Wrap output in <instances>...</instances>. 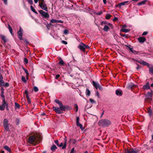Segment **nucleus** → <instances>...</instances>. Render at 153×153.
<instances>
[{
	"label": "nucleus",
	"instance_id": "34",
	"mask_svg": "<svg viewBox=\"0 0 153 153\" xmlns=\"http://www.w3.org/2000/svg\"><path fill=\"white\" fill-rule=\"evenodd\" d=\"M111 16L109 14H107L105 16V18L106 19H109L111 17Z\"/></svg>",
	"mask_w": 153,
	"mask_h": 153
},
{
	"label": "nucleus",
	"instance_id": "31",
	"mask_svg": "<svg viewBox=\"0 0 153 153\" xmlns=\"http://www.w3.org/2000/svg\"><path fill=\"white\" fill-rule=\"evenodd\" d=\"M23 68V70H24L25 72V73L26 74V75H27V79H28V78L27 77V76H28L29 75V73L28 72V71H27V69H26L25 68Z\"/></svg>",
	"mask_w": 153,
	"mask_h": 153
},
{
	"label": "nucleus",
	"instance_id": "7",
	"mask_svg": "<svg viewBox=\"0 0 153 153\" xmlns=\"http://www.w3.org/2000/svg\"><path fill=\"white\" fill-rule=\"evenodd\" d=\"M92 84L93 86L96 89H97L98 88L100 90H102V88L97 82L93 81H92Z\"/></svg>",
	"mask_w": 153,
	"mask_h": 153
},
{
	"label": "nucleus",
	"instance_id": "32",
	"mask_svg": "<svg viewBox=\"0 0 153 153\" xmlns=\"http://www.w3.org/2000/svg\"><path fill=\"white\" fill-rule=\"evenodd\" d=\"M8 28L9 30L12 35V29L10 25H8Z\"/></svg>",
	"mask_w": 153,
	"mask_h": 153
},
{
	"label": "nucleus",
	"instance_id": "2",
	"mask_svg": "<svg viewBox=\"0 0 153 153\" xmlns=\"http://www.w3.org/2000/svg\"><path fill=\"white\" fill-rule=\"evenodd\" d=\"M78 48L80 50L83 51H85L86 49L89 48L90 47L87 45H85L83 43H80L79 45Z\"/></svg>",
	"mask_w": 153,
	"mask_h": 153
},
{
	"label": "nucleus",
	"instance_id": "12",
	"mask_svg": "<svg viewBox=\"0 0 153 153\" xmlns=\"http://www.w3.org/2000/svg\"><path fill=\"white\" fill-rule=\"evenodd\" d=\"M152 92H153L152 91H151V92H147V94L146 96V99H149L152 100Z\"/></svg>",
	"mask_w": 153,
	"mask_h": 153
},
{
	"label": "nucleus",
	"instance_id": "10",
	"mask_svg": "<svg viewBox=\"0 0 153 153\" xmlns=\"http://www.w3.org/2000/svg\"><path fill=\"white\" fill-rule=\"evenodd\" d=\"M134 61H136L137 62H139V63H140V64L143 65H147V66H149V64L147 62H145L144 61H141V60H136L134 59H132Z\"/></svg>",
	"mask_w": 153,
	"mask_h": 153
},
{
	"label": "nucleus",
	"instance_id": "26",
	"mask_svg": "<svg viewBox=\"0 0 153 153\" xmlns=\"http://www.w3.org/2000/svg\"><path fill=\"white\" fill-rule=\"evenodd\" d=\"M57 149V147L55 145H53L51 147V150L52 151H53L54 150Z\"/></svg>",
	"mask_w": 153,
	"mask_h": 153
},
{
	"label": "nucleus",
	"instance_id": "48",
	"mask_svg": "<svg viewBox=\"0 0 153 153\" xmlns=\"http://www.w3.org/2000/svg\"><path fill=\"white\" fill-rule=\"evenodd\" d=\"M62 43L65 45H67V42L66 41L64 40L62 41Z\"/></svg>",
	"mask_w": 153,
	"mask_h": 153
},
{
	"label": "nucleus",
	"instance_id": "29",
	"mask_svg": "<svg viewBox=\"0 0 153 153\" xmlns=\"http://www.w3.org/2000/svg\"><path fill=\"white\" fill-rule=\"evenodd\" d=\"M31 10L34 13L36 14H37V12L36 11L34 8L32 6H31L30 7Z\"/></svg>",
	"mask_w": 153,
	"mask_h": 153
},
{
	"label": "nucleus",
	"instance_id": "19",
	"mask_svg": "<svg viewBox=\"0 0 153 153\" xmlns=\"http://www.w3.org/2000/svg\"><path fill=\"white\" fill-rule=\"evenodd\" d=\"M64 140L65 141L64 143V145L62 147V149H65L66 148V143L67 141V139L66 137H65L64 138Z\"/></svg>",
	"mask_w": 153,
	"mask_h": 153
},
{
	"label": "nucleus",
	"instance_id": "59",
	"mask_svg": "<svg viewBox=\"0 0 153 153\" xmlns=\"http://www.w3.org/2000/svg\"><path fill=\"white\" fill-rule=\"evenodd\" d=\"M132 53H133L134 54H136V53H137L138 52H137V51H136L133 50Z\"/></svg>",
	"mask_w": 153,
	"mask_h": 153
},
{
	"label": "nucleus",
	"instance_id": "42",
	"mask_svg": "<svg viewBox=\"0 0 153 153\" xmlns=\"http://www.w3.org/2000/svg\"><path fill=\"white\" fill-rule=\"evenodd\" d=\"M26 98L28 102L29 103H30L31 102V101L30 100V99L29 97V96H27V97H26Z\"/></svg>",
	"mask_w": 153,
	"mask_h": 153
},
{
	"label": "nucleus",
	"instance_id": "36",
	"mask_svg": "<svg viewBox=\"0 0 153 153\" xmlns=\"http://www.w3.org/2000/svg\"><path fill=\"white\" fill-rule=\"evenodd\" d=\"M149 72L150 74H153V68L150 67L149 68Z\"/></svg>",
	"mask_w": 153,
	"mask_h": 153
},
{
	"label": "nucleus",
	"instance_id": "45",
	"mask_svg": "<svg viewBox=\"0 0 153 153\" xmlns=\"http://www.w3.org/2000/svg\"><path fill=\"white\" fill-rule=\"evenodd\" d=\"M89 100H90V101L91 103H95V101L92 99H90Z\"/></svg>",
	"mask_w": 153,
	"mask_h": 153
},
{
	"label": "nucleus",
	"instance_id": "4",
	"mask_svg": "<svg viewBox=\"0 0 153 153\" xmlns=\"http://www.w3.org/2000/svg\"><path fill=\"white\" fill-rule=\"evenodd\" d=\"M126 153H139V150L136 149H132L129 150L127 149L125 151Z\"/></svg>",
	"mask_w": 153,
	"mask_h": 153
},
{
	"label": "nucleus",
	"instance_id": "57",
	"mask_svg": "<svg viewBox=\"0 0 153 153\" xmlns=\"http://www.w3.org/2000/svg\"><path fill=\"white\" fill-rule=\"evenodd\" d=\"M120 35H121L122 36H123V37H125L126 38L127 37V35H126L125 34H124V35H123V34H120Z\"/></svg>",
	"mask_w": 153,
	"mask_h": 153
},
{
	"label": "nucleus",
	"instance_id": "64",
	"mask_svg": "<svg viewBox=\"0 0 153 153\" xmlns=\"http://www.w3.org/2000/svg\"><path fill=\"white\" fill-rule=\"evenodd\" d=\"M96 95L98 96V97H99V93L98 92V91H97L96 92Z\"/></svg>",
	"mask_w": 153,
	"mask_h": 153
},
{
	"label": "nucleus",
	"instance_id": "23",
	"mask_svg": "<svg viewBox=\"0 0 153 153\" xmlns=\"http://www.w3.org/2000/svg\"><path fill=\"white\" fill-rule=\"evenodd\" d=\"M86 95L87 96H89L91 94V92L89 90L88 88H87L86 90Z\"/></svg>",
	"mask_w": 153,
	"mask_h": 153
},
{
	"label": "nucleus",
	"instance_id": "17",
	"mask_svg": "<svg viewBox=\"0 0 153 153\" xmlns=\"http://www.w3.org/2000/svg\"><path fill=\"white\" fill-rule=\"evenodd\" d=\"M128 2V1H125L124 2L120 3H119V4H117L116 5V7H120L124 5H125Z\"/></svg>",
	"mask_w": 153,
	"mask_h": 153
},
{
	"label": "nucleus",
	"instance_id": "50",
	"mask_svg": "<svg viewBox=\"0 0 153 153\" xmlns=\"http://www.w3.org/2000/svg\"><path fill=\"white\" fill-rule=\"evenodd\" d=\"M54 142L57 146H59V141L58 140H55L54 141Z\"/></svg>",
	"mask_w": 153,
	"mask_h": 153
},
{
	"label": "nucleus",
	"instance_id": "56",
	"mask_svg": "<svg viewBox=\"0 0 153 153\" xmlns=\"http://www.w3.org/2000/svg\"><path fill=\"white\" fill-rule=\"evenodd\" d=\"M60 76L59 74H57L56 75L55 78L56 79H57L58 78H59L60 77Z\"/></svg>",
	"mask_w": 153,
	"mask_h": 153
},
{
	"label": "nucleus",
	"instance_id": "30",
	"mask_svg": "<svg viewBox=\"0 0 153 153\" xmlns=\"http://www.w3.org/2000/svg\"><path fill=\"white\" fill-rule=\"evenodd\" d=\"M121 31L127 33L129 32L130 30L126 29L123 28L121 30Z\"/></svg>",
	"mask_w": 153,
	"mask_h": 153
},
{
	"label": "nucleus",
	"instance_id": "41",
	"mask_svg": "<svg viewBox=\"0 0 153 153\" xmlns=\"http://www.w3.org/2000/svg\"><path fill=\"white\" fill-rule=\"evenodd\" d=\"M22 80L25 83L27 82L24 76H22Z\"/></svg>",
	"mask_w": 153,
	"mask_h": 153
},
{
	"label": "nucleus",
	"instance_id": "15",
	"mask_svg": "<svg viewBox=\"0 0 153 153\" xmlns=\"http://www.w3.org/2000/svg\"><path fill=\"white\" fill-rule=\"evenodd\" d=\"M136 86L133 83H130L128 85L127 88L128 89H131Z\"/></svg>",
	"mask_w": 153,
	"mask_h": 153
},
{
	"label": "nucleus",
	"instance_id": "52",
	"mask_svg": "<svg viewBox=\"0 0 153 153\" xmlns=\"http://www.w3.org/2000/svg\"><path fill=\"white\" fill-rule=\"evenodd\" d=\"M64 33L65 34H67L68 33V31L67 30H65L64 31Z\"/></svg>",
	"mask_w": 153,
	"mask_h": 153
},
{
	"label": "nucleus",
	"instance_id": "58",
	"mask_svg": "<svg viewBox=\"0 0 153 153\" xmlns=\"http://www.w3.org/2000/svg\"><path fill=\"white\" fill-rule=\"evenodd\" d=\"M75 108H76V111H77L78 110V106L76 104L75 105Z\"/></svg>",
	"mask_w": 153,
	"mask_h": 153
},
{
	"label": "nucleus",
	"instance_id": "5",
	"mask_svg": "<svg viewBox=\"0 0 153 153\" xmlns=\"http://www.w3.org/2000/svg\"><path fill=\"white\" fill-rule=\"evenodd\" d=\"M39 12L41 15L44 18H48L49 17V15L48 12L46 13L43 10H39Z\"/></svg>",
	"mask_w": 153,
	"mask_h": 153
},
{
	"label": "nucleus",
	"instance_id": "21",
	"mask_svg": "<svg viewBox=\"0 0 153 153\" xmlns=\"http://www.w3.org/2000/svg\"><path fill=\"white\" fill-rule=\"evenodd\" d=\"M71 108L68 105L64 106V107L63 111H65L66 110H71Z\"/></svg>",
	"mask_w": 153,
	"mask_h": 153
},
{
	"label": "nucleus",
	"instance_id": "16",
	"mask_svg": "<svg viewBox=\"0 0 153 153\" xmlns=\"http://www.w3.org/2000/svg\"><path fill=\"white\" fill-rule=\"evenodd\" d=\"M146 39L145 38L143 37H140L138 38V41L141 43H143L144 42Z\"/></svg>",
	"mask_w": 153,
	"mask_h": 153
},
{
	"label": "nucleus",
	"instance_id": "25",
	"mask_svg": "<svg viewBox=\"0 0 153 153\" xmlns=\"http://www.w3.org/2000/svg\"><path fill=\"white\" fill-rule=\"evenodd\" d=\"M1 39L5 43L7 41V40L6 37L4 36H1Z\"/></svg>",
	"mask_w": 153,
	"mask_h": 153
},
{
	"label": "nucleus",
	"instance_id": "38",
	"mask_svg": "<svg viewBox=\"0 0 153 153\" xmlns=\"http://www.w3.org/2000/svg\"><path fill=\"white\" fill-rule=\"evenodd\" d=\"M59 108L63 111L64 106L63 105L62 103H61V104L59 105Z\"/></svg>",
	"mask_w": 153,
	"mask_h": 153
},
{
	"label": "nucleus",
	"instance_id": "60",
	"mask_svg": "<svg viewBox=\"0 0 153 153\" xmlns=\"http://www.w3.org/2000/svg\"><path fill=\"white\" fill-rule=\"evenodd\" d=\"M147 34V32H144L142 34V35H146Z\"/></svg>",
	"mask_w": 153,
	"mask_h": 153
},
{
	"label": "nucleus",
	"instance_id": "35",
	"mask_svg": "<svg viewBox=\"0 0 153 153\" xmlns=\"http://www.w3.org/2000/svg\"><path fill=\"white\" fill-rule=\"evenodd\" d=\"M70 141L73 144H75L76 142V140L75 139H71L70 140Z\"/></svg>",
	"mask_w": 153,
	"mask_h": 153
},
{
	"label": "nucleus",
	"instance_id": "13",
	"mask_svg": "<svg viewBox=\"0 0 153 153\" xmlns=\"http://www.w3.org/2000/svg\"><path fill=\"white\" fill-rule=\"evenodd\" d=\"M116 94L118 96H121L123 94L122 91L120 89H117L116 91Z\"/></svg>",
	"mask_w": 153,
	"mask_h": 153
},
{
	"label": "nucleus",
	"instance_id": "22",
	"mask_svg": "<svg viewBox=\"0 0 153 153\" xmlns=\"http://www.w3.org/2000/svg\"><path fill=\"white\" fill-rule=\"evenodd\" d=\"M4 149L6 150L8 152H11V151L10 150V148L7 146H4Z\"/></svg>",
	"mask_w": 153,
	"mask_h": 153
},
{
	"label": "nucleus",
	"instance_id": "46",
	"mask_svg": "<svg viewBox=\"0 0 153 153\" xmlns=\"http://www.w3.org/2000/svg\"><path fill=\"white\" fill-rule=\"evenodd\" d=\"M24 61L26 64H27L28 63V60L26 58H25L24 59Z\"/></svg>",
	"mask_w": 153,
	"mask_h": 153
},
{
	"label": "nucleus",
	"instance_id": "9",
	"mask_svg": "<svg viewBox=\"0 0 153 153\" xmlns=\"http://www.w3.org/2000/svg\"><path fill=\"white\" fill-rule=\"evenodd\" d=\"M22 31L23 30L20 27V30L17 32L18 37L20 40H22Z\"/></svg>",
	"mask_w": 153,
	"mask_h": 153
},
{
	"label": "nucleus",
	"instance_id": "33",
	"mask_svg": "<svg viewBox=\"0 0 153 153\" xmlns=\"http://www.w3.org/2000/svg\"><path fill=\"white\" fill-rule=\"evenodd\" d=\"M76 125L78 126H79L80 127V128L81 129V130H82L83 129V128L82 125L80 123H77Z\"/></svg>",
	"mask_w": 153,
	"mask_h": 153
},
{
	"label": "nucleus",
	"instance_id": "49",
	"mask_svg": "<svg viewBox=\"0 0 153 153\" xmlns=\"http://www.w3.org/2000/svg\"><path fill=\"white\" fill-rule=\"evenodd\" d=\"M76 124L79 123V117H76Z\"/></svg>",
	"mask_w": 153,
	"mask_h": 153
},
{
	"label": "nucleus",
	"instance_id": "18",
	"mask_svg": "<svg viewBox=\"0 0 153 153\" xmlns=\"http://www.w3.org/2000/svg\"><path fill=\"white\" fill-rule=\"evenodd\" d=\"M59 60V62L58 63L59 64L61 65H64L65 64V62L61 58H60Z\"/></svg>",
	"mask_w": 153,
	"mask_h": 153
},
{
	"label": "nucleus",
	"instance_id": "62",
	"mask_svg": "<svg viewBox=\"0 0 153 153\" xmlns=\"http://www.w3.org/2000/svg\"><path fill=\"white\" fill-rule=\"evenodd\" d=\"M136 64L137 65V66L136 67V69H137L138 70L140 68V67L139 66L138 64Z\"/></svg>",
	"mask_w": 153,
	"mask_h": 153
},
{
	"label": "nucleus",
	"instance_id": "28",
	"mask_svg": "<svg viewBox=\"0 0 153 153\" xmlns=\"http://www.w3.org/2000/svg\"><path fill=\"white\" fill-rule=\"evenodd\" d=\"M104 31H107L109 29V28L107 25H105L103 29Z\"/></svg>",
	"mask_w": 153,
	"mask_h": 153
},
{
	"label": "nucleus",
	"instance_id": "40",
	"mask_svg": "<svg viewBox=\"0 0 153 153\" xmlns=\"http://www.w3.org/2000/svg\"><path fill=\"white\" fill-rule=\"evenodd\" d=\"M33 90L35 92H36L38 91V88L36 86H34L33 87Z\"/></svg>",
	"mask_w": 153,
	"mask_h": 153
},
{
	"label": "nucleus",
	"instance_id": "37",
	"mask_svg": "<svg viewBox=\"0 0 153 153\" xmlns=\"http://www.w3.org/2000/svg\"><path fill=\"white\" fill-rule=\"evenodd\" d=\"M51 23H57V20L52 19L51 20Z\"/></svg>",
	"mask_w": 153,
	"mask_h": 153
},
{
	"label": "nucleus",
	"instance_id": "63",
	"mask_svg": "<svg viewBox=\"0 0 153 153\" xmlns=\"http://www.w3.org/2000/svg\"><path fill=\"white\" fill-rule=\"evenodd\" d=\"M2 0L4 1V3L5 4H7V0Z\"/></svg>",
	"mask_w": 153,
	"mask_h": 153
},
{
	"label": "nucleus",
	"instance_id": "24",
	"mask_svg": "<svg viewBox=\"0 0 153 153\" xmlns=\"http://www.w3.org/2000/svg\"><path fill=\"white\" fill-rule=\"evenodd\" d=\"M146 1L144 0L141 2H140L138 3L137 5L138 6H140L142 5L145 4L146 3Z\"/></svg>",
	"mask_w": 153,
	"mask_h": 153
},
{
	"label": "nucleus",
	"instance_id": "55",
	"mask_svg": "<svg viewBox=\"0 0 153 153\" xmlns=\"http://www.w3.org/2000/svg\"><path fill=\"white\" fill-rule=\"evenodd\" d=\"M24 41L26 42V44H28L29 43V42L26 39H23Z\"/></svg>",
	"mask_w": 153,
	"mask_h": 153
},
{
	"label": "nucleus",
	"instance_id": "61",
	"mask_svg": "<svg viewBox=\"0 0 153 153\" xmlns=\"http://www.w3.org/2000/svg\"><path fill=\"white\" fill-rule=\"evenodd\" d=\"M63 145V143H61L60 145H59L58 146L59 147H61Z\"/></svg>",
	"mask_w": 153,
	"mask_h": 153
},
{
	"label": "nucleus",
	"instance_id": "47",
	"mask_svg": "<svg viewBox=\"0 0 153 153\" xmlns=\"http://www.w3.org/2000/svg\"><path fill=\"white\" fill-rule=\"evenodd\" d=\"M102 13V11H101L99 13H96V14L97 15H101Z\"/></svg>",
	"mask_w": 153,
	"mask_h": 153
},
{
	"label": "nucleus",
	"instance_id": "44",
	"mask_svg": "<svg viewBox=\"0 0 153 153\" xmlns=\"http://www.w3.org/2000/svg\"><path fill=\"white\" fill-rule=\"evenodd\" d=\"M28 3L32 5L33 4V1L32 0H27Z\"/></svg>",
	"mask_w": 153,
	"mask_h": 153
},
{
	"label": "nucleus",
	"instance_id": "54",
	"mask_svg": "<svg viewBox=\"0 0 153 153\" xmlns=\"http://www.w3.org/2000/svg\"><path fill=\"white\" fill-rule=\"evenodd\" d=\"M74 148H73L72 149L70 153H74Z\"/></svg>",
	"mask_w": 153,
	"mask_h": 153
},
{
	"label": "nucleus",
	"instance_id": "51",
	"mask_svg": "<svg viewBox=\"0 0 153 153\" xmlns=\"http://www.w3.org/2000/svg\"><path fill=\"white\" fill-rule=\"evenodd\" d=\"M57 23H63V22L61 20H57Z\"/></svg>",
	"mask_w": 153,
	"mask_h": 153
},
{
	"label": "nucleus",
	"instance_id": "20",
	"mask_svg": "<svg viewBox=\"0 0 153 153\" xmlns=\"http://www.w3.org/2000/svg\"><path fill=\"white\" fill-rule=\"evenodd\" d=\"M3 79V77L0 74V86H1L2 84L4 83V81Z\"/></svg>",
	"mask_w": 153,
	"mask_h": 153
},
{
	"label": "nucleus",
	"instance_id": "1",
	"mask_svg": "<svg viewBox=\"0 0 153 153\" xmlns=\"http://www.w3.org/2000/svg\"><path fill=\"white\" fill-rule=\"evenodd\" d=\"M111 120L107 119H101L98 123L99 126L102 127H108L111 125Z\"/></svg>",
	"mask_w": 153,
	"mask_h": 153
},
{
	"label": "nucleus",
	"instance_id": "43",
	"mask_svg": "<svg viewBox=\"0 0 153 153\" xmlns=\"http://www.w3.org/2000/svg\"><path fill=\"white\" fill-rule=\"evenodd\" d=\"M15 106L16 108H19L20 106V105L17 103L15 102Z\"/></svg>",
	"mask_w": 153,
	"mask_h": 153
},
{
	"label": "nucleus",
	"instance_id": "11",
	"mask_svg": "<svg viewBox=\"0 0 153 153\" xmlns=\"http://www.w3.org/2000/svg\"><path fill=\"white\" fill-rule=\"evenodd\" d=\"M53 108L54 110L58 114H61L62 113V111H63L59 108H58L56 107H53Z\"/></svg>",
	"mask_w": 153,
	"mask_h": 153
},
{
	"label": "nucleus",
	"instance_id": "8",
	"mask_svg": "<svg viewBox=\"0 0 153 153\" xmlns=\"http://www.w3.org/2000/svg\"><path fill=\"white\" fill-rule=\"evenodd\" d=\"M36 138L34 136L30 137L28 141V143L30 144L34 142H36Z\"/></svg>",
	"mask_w": 153,
	"mask_h": 153
},
{
	"label": "nucleus",
	"instance_id": "53",
	"mask_svg": "<svg viewBox=\"0 0 153 153\" xmlns=\"http://www.w3.org/2000/svg\"><path fill=\"white\" fill-rule=\"evenodd\" d=\"M25 94L26 95V97H27V96H28V92L27 90H25Z\"/></svg>",
	"mask_w": 153,
	"mask_h": 153
},
{
	"label": "nucleus",
	"instance_id": "14",
	"mask_svg": "<svg viewBox=\"0 0 153 153\" xmlns=\"http://www.w3.org/2000/svg\"><path fill=\"white\" fill-rule=\"evenodd\" d=\"M150 85L149 82H147L145 85H144L143 87V89L144 90H148L150 89Z\"/></svg>",
	"mask_w": 153,
	"mask_h": 153
},
{
	"label": "nucleus",
	"instance_id": "6",
	"mask_svg": "<svg viewBox=\"0 0 153 153\" xmlns=\"http://www.w3.org/2000/svg\"><path fill=\"white\" fill-rule=\"evenodd\" d=\"M39 6L42 9L46 11H48V8L47 7V5L45 3L41 2L39 4Z\"/></svg>",
	"mask_w": 153,
	"mask_h": 153
},
{
	"label": "nucleus",
	"instance_id": "3",
	"mask_svg": "<svg viewBox=\"0 0 153 153\" xmlns=\"http://www.w3.org/2000/svg\"><path fill=\"white\" fill-rule=\"evenodd\" d=\"M3 125L5 129L7 131H9L8 120L7 119H4L3 121Z\"/></svg>",
	"mask_w": 153,
	"mask_h": 153
},
{
	"label": "nucleus",
	"instance_id": "27",
	"mask_svg": "<svg viewBox=\"0 0 153 153\" xmlns=\"http://www.w3.org/2000/svg\"><path fill=\"white\" fill-rule=\"evenodd\" d=\"M9 86V84L7 82H6L4 83H4L2 84L1 86H3L5 87H7Z\"/></svg>",
	"mask_w": 153,
	"mask_h": 153
},
{
	"label": "nucleus",
	"instance_id": "39",
	"mask_svg": "<svg viewBox=\"0 0 153 153\" xmlns=\"http://www.w3.org/2000/svg\"><path fill=\"white\" fill-rule=\"evenodd\" d=\"M55 102H56V103L58 104L59 105L60 104H61V103H62V102H61V101H59V100H55Z\"/></svg>",
	"mask_w": 153,
	"mask_h": 153
}]
</instances>
